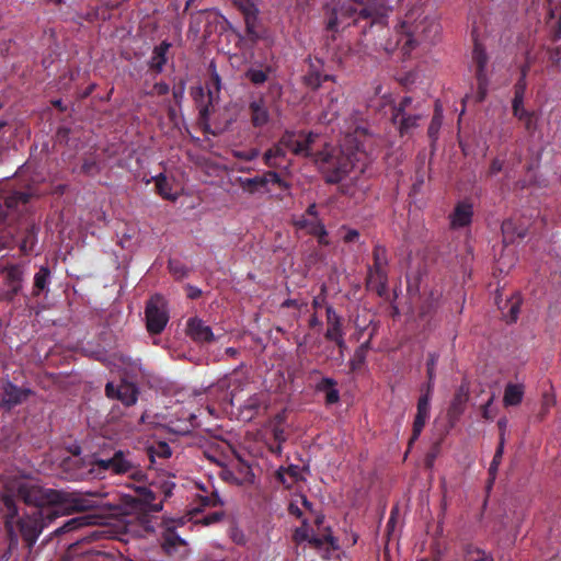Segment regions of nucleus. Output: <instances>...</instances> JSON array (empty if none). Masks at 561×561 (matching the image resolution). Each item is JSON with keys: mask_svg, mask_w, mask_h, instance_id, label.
<instances>
[{"mask_svg": "<svg viewBox=\"0 0 561 561\" xmlns=\"http://www.w3.org/2000/svg\"><path fill=\"white\" fill-rule=\"evenodd\" d=\"M438 354L430 353L426 363V373L428 379H435L436 365L438 363Z\"/></svg>", "mask_w": 561, "mask_h": 561, "instance_id": "obj_51", "label": "nucleus"}, {"mask_svg": "<svg viewBox=\"0 0 561 561\" xmlns=\"http://www.w3.org/2000/svg\"><path fill=\"white\" fill-rule=\"evenodd\" d=\"M171 47V43L163 41L160 45L156 46L149 60V68L156 73H161L168 61L167 54Z\"/></svg>", "mask_w": 561, "mask_h": 561, "instance_id": "obj_21", "label": "nucleus"}, {"mask_svg": "<svg viewBox=\"0 0 561 561\" xmlns=\"http://www.w3.org/2000/svg\"><path fill=\"white\" fill-rule=\"evenodd\" d=\"M473 216L472 204L459 202L453 213L449 215L450 227L453 229L463 228L471 224Z\"/></svg>", "mask_w": 561, "mask_h": 561, "instance_id": "obj_16", "label": "nucleus"}, {"mask_svg": "<svg viewBox=\"0 0 561 561\" xmlns=\"http://www.w3.org/2000/svg\"><path fill=\"white\" fill-rule=\"evenodd\" d=\"M262 179H265V186L268 183H274V184L278 185L282 188H287L288 187V184L284 180L280 179L278 173H276L274 171H268V172L264 173L262 175Z\"/></svg>", "mask_w": 561, "mask_h": 561, "instance_id": "obj_49", "label": "nucleus"}, {"mask_svg": "<svg viewBox=\"0 0 561 561\" xmlns=\"http://www.w3.org/2000/svg\"><path fill=\"white\" fill-rule=\"evenodd\" d=\"M311 535L309 534V530L307 527H300L295 530L294 539L296 542L300 543L302 541H308L310 539Z\"/></svg>", "mask_w": 561, "mask_h": 561, "instance_id": "obj_54", "label": "nucleus"}, {"mask_svg": "<svg viewBox=\"0 0 561 561\" xmlns=\"http://www.w3.org/2000/svg\"><path fill=\"white\" fill-rule=\"evenodd\" d=\"M472 60L476 65V77L480 88L486 84V72L485 68L488 65V56L485 50L480 46L476 45L472 51Z\"/></svg>", "mask_w": 561, "mask_h": 561, "instance_id": "obj_20", "label": "nucleus"}, {"mask_svg": "<svg viewBox=\"0 0 561 561\" xmlns=\"http://www.w3.org/2000/svg\"><path fill=\"white\" fill-rule=\"evenodd\" d=\"M286 156V150L284 146L278 141L272 148L265 151L264 153V162L270 168H278L282 164V160Z\"/></svg>", "mask_w": 561, "mask_h": 561, "instance_id": "obj_29", "label": "nucleus"}, {"mask_svg": "<svg viewBox=\"0 0 561 561\" xmlns=\"http://www.w3.org/2000/svg\"><path fill=\"white\" fill-rule=\"evenodd\" d=\"M443 123V110L438 101L435 103V113L432 117L431 124L428 126V136L432 139H436L442 127Z\"/></svg>", "mask_w": 561, "mask_h": 561, "instance_id": "obj_36", "label": "nucleus"}, {"mask_svg": "<svg viewBox=\"0 0 561 561\" xmlns=\"http://www.w3.org/2000/svg\"><path fill=\"white\" fill-rule=\"evenodd\" d=\"M145 314L148 332L151 334H160L169 321L164 299L161 296L150 298L147 302Z\"/></svg>", "mask_w": 561, "mask_h": 561, "instance_id": "obj_8", "label": "nucleus"}, {"mask_svg": "<svg viewBox=\"0 0 561 561\" xmlns=\"http://www.w3.org/2000/svg\"><path fill=\"white\" fill-rule=\"evenodd\" d=\"M387 18L385 0H368L354 3L352 0L333 1L325 12V28L333 34L351 25H357L363 33L374 26H383ZM334 37V35H332Z\"/></svg>", "mask_w": 561, "mask_h": 561, "instance_id": "obj_2", "label": "nucleus"}, {"mask_svg": "<svg viewBox=\"0 0 561 561\" xmlns=\"http://www.w3.org/2000/svg\"><path fill=\"white\" fill-rule=\"evenodd\" d=\"M503 453L504 450H502V448H496L495 450V454L489 468L490 484H492L495 480L499 466L502 461Z\"/></svg>", "mask_w": 561, "mask_h": 561, "instance_id": "obj_48", "label": "nucleus"}, {"mask_svg": "<svg viewBox=\"0 0 561 561\" xmlns=\"http://www.w3.org/2000/svg\"><path fill=\"white\" fill-rule=\"evenodd\" d=\"M186 334L199 344L210 343L215 341L213 330L206 322L199 318H191L187 320Z\"/></svg>", "mask_w": 561, "mask_h": 561, "instance_id": "obj_14", "label": "nucleus"}, {"mask_svg": "<svg viewBox=\"0 0 561 561\" xmlns=\"http://www.w3.org/2000/svg\"><path fill=\"white\" fill-rule=\"evenodd\" d=\"M105 394L108 399L121 401L125 407H133L138 400L139 389L134 382L123 380L115 386L110 381L105 385Z\"/></svg>", "mask_w": 561, "mask_h": 561, "instance_id": "obj_11", "label": "nucleus"}, {"mask_svg": "<svg viewBox=\"0 0 561 561\" xmlns=\"http://www.w3.org/2000/svg\"><path fill=\"white\" fill-rule=\"evenodd\" d=\"M53 493H55V491H45L41 486L28 481L14 479L5 482L4 492L2 494H10L14 500L18 496L25 504L39 508L46 502L54 503L50 500L54 499Z\"/></svg>", "mask_w": 561, "mask_h": 561, "instance_id": "obj_4", "label": "nucleus"}, {"mask_svg": "<svg viewBox=\"0 0 561 561\" xmlns=\"http://www.w3.org/2000/svg\"><path fill=\"white\" fill-rule=\"evenodd\" d=\"M241 186L251 194H254L259 188L265 187V179L262 176H254L241 181Z\"/></svg>", "mask_w": 561, "mask_h": 561, "instance_id": "obj_44", "label": "nucleus"}, {"mask_svg": "<svg viewBox=\"0 0 561 561\" xmlns=\"http://www.w3.org/2000/svg\"><path fill=\"white\" fill-rule=\"evenodd\" d=\"M89 524V517L88 516H80V517H75V518H71L69 519L68 522H66L61 527H59L58 529H56V534H65V533H69V531H72V530H76L82 526H85Z\"/></svg>", "mask_w": 561, "mask_h": 561, "instance_id": "obj_38", "label": "nucleus"}, {"mask_svg": "<svg viewBox=\"0 0 561 561\" xmlns=\"http://www.w3.org/2000/svg\"><path fill=\"white\" fill-rule=\"evenodd\" d=\"M325 304V296L324 295H319L317 297L313 298L312 300V306L314 309H320L324 306Z\"/></svg>", "mask_w": 561, "mask_h": 561, "instance_id": "obj_64", "label": "nucleus"}, {"mask_svg": "<svg viewBox=\"0 0 561 561\" xmlns=\"http://www.w3.org/2000/svg\"><path fill=\"white\" fill-rule=\"evenodd\" d=\"M148 454L150 458L159 457V458H169L172 455V450L170 446L164 442H159L158 444L151 446L148 449Z\"/></svg>", "mask_w": 561, "mask_h": 561, "instance_id": "obj_42", "label": "nucleus"}, {"mask_svg": "<svg viewBox=\"0 0 561 561\" xmlns=\"http://www.w3.org/2000/svg\"><path fill=\"white\" fill-rule=\"evenodd\" d=\"M524 386L520 383H507L504 390L503 403L505 407H515L523 401Z\"/></svg>", "mask_w": 561, "mask_h": 561, "instance_id": "obj_26", "label": "nucleus"}, {"mask_svg": "<svg viewBox=\"0 0 561 561\" xmlns=\"http://www.w3.org/2000/svg\"><path fill=\"white\" fill-rule=\"evenodd\" d=\"M345 230V234L343 236V241L346 243L356 242L359 240V231L352 228L342 227Z\"/></svg>", "mask_w": 561, "mask_h": 561, "instance_id": "obj_53", "label": "nucleus"}, {"mask_svg": "<svg viewBox=\"0 0 561 561\" xmlns=\"http://www.w3.org/2000/svg\"><path fill=\"white\" fill-rule=\"evenodd\" d=\"M257 156H259V151L256 149H252V150H250L248 152H243V153H237V157L244 159L247 161H251V160L255 159Z\"/></svg>", "mask_w": 561, "mask_h": 561, "instance_id": "obj_60", "label": "nucleus"}, {"mask_svg": "<svg viewBox=\"0 0 561 561\" xmlns=\"http://www.w3.org/2000/svg\"><path fill=\"white\" fill-rule=\"evenodd\" d=\"M137 501L139 502L141 510L146 512H160L162 511V502H156L154 493L146 488L141 486L137 489Z\"/></svg>", "mask_w": 561, "mask_h": 561, "instance_id": "obj_24", "label": "nucleus"}, {"mask_svg": "<svg viewBox=\"0 0 561 561\" xmlns=\"http://www.w3.org/2000/svg\"><path fill=\"white\" fill-rule=\"evenodd\" d=\"M0 273L3 276V283L0 288V302H13L23 288L24 265L8 264L1 268Z\"/></svg>", "mask_w": 561, "mask_h": 561, "instance_id": "obj_7", "label": "nucleus"}, {"mask_svg": "<svg viewBox=\"0 0 561 561\" xmlns=\"http://www.w3.org/2000/svg\"><path fill=\"white\" fill-rule=\"evenodd\" d=\"M0 513L9 538V553L18 548L20 538L31 551L44 528L57 516L56 512L42 508L20 515L16 500L10 494L0 496Z\"/></svg>", "mask_w": 561, "mask_h": 561, "instance_id": "obj_1", "label": "nucleus"}, {"mask_svg": "<svg viewBox=\"0 0 561 561\" xmlns=\"http://www.w3.org/2000/svg\"><path fill=\"white\" fill-rule=\"evenodd\" d=\"M317 135L305 131H285L279 142L284 146L286 152L289 151L296 156L308 157L311 154V146Z\"/></svg>", "mask_w": 561, "mask_h": 561, "instance_id": "obj_9", "label": "nucleus"}, {"mask_svg": "<svg viewBox=\"0 0 561 561\" xmlns=\"http://www.w3.org/2000/svg\"><path fill=\"white\" fill-rule=\"evenodd\" d=\"M54 499H50L54 503H61L67 510L71 511H88L95 506L94 501L80 494V493H66L55 492L53 493Z\"/></svg>", "mask_w": 561, "mask_h": 561, "instance_id": "obj_13", "label": "nucleus"}, {"mask_svg": "<svg viewBox=\"0 0 561 561\" xmlns=\"http://www.w3.org/2000/svg\"><path fill=\"white\" fill-rule=\"evenodd\" d=\"M344 334H339V335H335V336H332V337H329L328 340L330 341H333L335 342V344L339 346V348L342 351L346 347V344H345V341H344V337H343Z\"/></svg>", "mask_w": 561, "mask_h": 561, "instance_id": "obj_63", "label": "nucleus"}, {"mask_svg": "<svg viewBox=\"0 0 561 561\" xmlns=\"http://www.w3.org/2000/svg\"><path fill=\"white\" fill-rule=\"evenodd\" d=\"M423 114L420 113H403L399 116L398 123L396 124L401 136L411 134L422 119Z\"/></svg>", "mask_w": 561, "mask_h": 561, "instance_id": "obj_25", "label": "nucleus"}, {"mask_svg": "<svg viewBox=\"0 0 561 561\" xmlns=\"http://www.w3.org/2000/svg\"><path fill=\"white\" fill-rule=\"evenodd\" d=\"M317 232L318 233H316L313 236L317 237L319 244L328 245L329 244L328 231H327L324 225H322L321 228L318 229Z\"/></svg>", "mask_w": 561, "mask_h": 561, "instance_id": "obj_57", "label": "nucleus"}, {"mask_svg": "<svg viewBox=\"0 0 561 561\" xmlns=\"http://www.w3.org/2000/svg\"><path fill=\"white\" fill-rule=\"evenodd\" d=\"M503 169V161L500 159H493L490 165V174L495 175Z\"/></svg>", "mask_w": 561, "mask_h": 561, "instance_id": "obj_59", "label": "nucleus"}, {"mask_svg": "<svg viewBox=\"0 0 561 561\" xmlns=\"http://www.w3.org/2000/svg\"><path fill=\"white\" fill-rule=\"evenodd\" d=\"M389 260L388 251L381 244H376L373 250V264L368 266L366 285L378 296H383L388 285Z\"/></svg>", "mask_w": 561, "mask_h": 561, "instance_id": "obj_5", "label": "nucleus"}, {"mask_svg": "<svg viewBox=\"0 0 561 561\" xmlns=\"http://www.w3.org/2000/svg\"><path fill=\"white\" fill-rule=\"evenodd\" d=\"M170 272L178 278H182L187 275V271L184 265H181L178 262L170 261L169 262Z\"/></svg>", "mask_w": 561, "mask_h": 561, "instance_id": "obj_52", "label": "nucleus"}, {"mask_svg": "<svg viewBox=\"0 0 561 561\" xmlns=\"http://www.w3.org/2000/svg\"><path fill=\"white\" fill-rule=\"evenodd\" d=\"M309 545L318 550H321L324 545H328L330 548L323 553L322 557L324 559L330 558V550H337L340 548L337 539L332 535L330 528H327L322 536L311 535Z\"/></svg>", "mask_w": 561, "mask_h": 561, "instance_id": "obj_22", "label": "nucleus"}, {"mask_svg": "<svg viewBox=\"0 0 561 561\" xmlns=\"http://www.w3.org/2000/svg\"><path fill=\"white\" fill-rule=\"evenodd\" d=\"M358 153L331 154L321 163V170L325 174L329 183H339L356 169V162L359 161Z\"/></svg>", "mask_w": 561, "mask_h": 561, "instance_id": "obj_6", "label": "nucleus"}, {"mask_svg": "<svg viewBox=\"0 0 561 561\" xmlns=\"http://www.w3.org/2000/svg\"><path fill=\"white\" fill-rule=\"evenodd\" d=\"M431 405L428 402V394H422L419 398L416 405V414L413 422L412 435L409 440L411 446L420 437L427 420L430 419Z\"/></svg>", "mask_w": 561, "mask_h": 561, "instance_id": "obj_15", "label": "nucleus"}, {"mask_svg": "<svg viewBox=\"0 0 561 561\" xmlns=\"http://www.w3.org/2000/svg\"><path fill=\"white\" fill-rule=\"evenodd\" d=\"M247 35L252 43H256L265 35L264 27L260 24L257 15L244 19Z\"/></svg>", "mask_w": 561, "mask_h": 561, "instance_id": "obj_30", "label": "nucleus"}, {"mask_svg": "<svg viewBox=\"0 0 561 561\" xmlns=\"http://www.w3.org/2000/svg\"><path fill=\"white\" fill-rule=\"evenodd\" d=\"M327 324L325 339L344 334L342 330V319L331 306L327 307Z\"/></svg>", "mask_w": 561, "mask_h": 561, "instance_id": "obj_28", "label": "nucleus"}, {"mask_svg": "<svg viewBox=\"0 0 561 561\" xmlns=\"http://www.w3.org/2000/svg\"><path fill=\"white\" fill-rule=\"evenodd\" d=\"M95 465L103 470L111 471L115 474H130L134 476L137 471V466L135 465L130 453H125L123 450H117L114 455L108 459H98L95 460Z\"/></svg>", "mask_w": 561, "mask_h": 561, "instance_id": "obj_10", "label": "nucleus"}, {"mask_svg": "<svg viewBox=\"0 0 561 561\" xmlns=\"http://www.w3.org/2000/svg\"><path fill=\"white\" fill-rule=\"evenodd\" d=\"M50 283V270L46 265H42L39 270L34 275L33 283V296H39L41 293L47 291L48 285Z\"/></svg>", "mask_w": 561, "mask_h": 561, "instance_id": "obj_27", "label": "nucleus"}, {"mask_svg": "<svg viewBox=\"0 0 561 561\" xmlns=\"http://www.w3.org/2000/svg\"><path fill=\"white\" fill-rule=\"evenodd\" d=\"M222 517H224V512H215V513L208 514L204 517V524L210 525V524L217 523Z\"/></svg>", "mask_w": 561, "mask_h": 561, "instance_id": "obj_58", "label": "nucleus"}, {"mask_svg": "<svg viewBox=\"0 0 561 561\" xmlns=\"http://www.w3.org/2000/svg\"><path fill=\"white\" fill-rule=\"evenodd\" d=\"M412 104V98L410 96H404L400 103L393 107V111H392V122L393 124H397L398 123V119H399V116L402 115L403 113H410L408 111L409 106Z\"/></svg>", "mask_w": 561, "mask_h": 561, "instance_id": "obj_47", "label": "nucleus"}, {"mask_svg": "<svg viewBox=\"0 0 561 561\" xmlns=\"http://www.w3.org/2000/svg\"><path fill=\"white\" fill-rule=\"evenodd\" d=\"M336 381L332 378L325 377L318 385V389L327 391L325 401L328 404L336 403L340 400V393L334 389Z\"/></svg>", "mask_w": 561, "mask_h": 561, "instance_id": "obj_32", "label": "nucleus"}, {"mask_svg": "<svg viewBox=\"0 0 561 561\" xmlns=\"http://www.w3.org/2000/svg\"><path fill=\"white\" fill-rule=\"evenodd\" d=\"M156 188L158 194L168 201H175L178 198L176 194L172 193V185L167 179L165 175L159 174L154 178Z\"/></svg>", "mask_w": 561, "mask_h": 561, "instance_id": "obj_34", "label": "nucleus"}, {"mask_svg": "<svg viewBox=\"0 0 561 561\" xmlns=\"http://www.w3.org/2000/svg\"><path fill=\"white\" fill-rule=\"evenodd\" d=\"M213 14L214 13H213L211 10H204V11H198L192 18H193L194 21L199 22L202 18H205V19L208 20Z\"/></svg>", "mask_w": 561, "mask_h": 561, "instance_id": "obj_62", "label": "nucleus"}, {"mask_svg": "<svg viewBox=\"0 0 561 561\" xmlns=\"http://www.w3.org/2000/svg\"><path fill=\"white\" fill-rule=\"evenodd\" d=\"M268 69L250 68L245 72V78L255 85L263 84L267 80Z\"/></svg>", "mask_w": 561, "mask_h": 561, "instance_id": "obj_41", "label": "nucleus"}, {"mask_svg": "<svg viewBox=\"0 0 561 561\" xmlns=\"http://www.w3.org/2000/svg\"><path fill=\"white\" fill-rule=\"evenodd\" d=\"M236 3L243 13L244 19L259 14V9L252 0H237Z\"/></svg>", "mask_w": 561, "mask_h": 561, "instance_id": "obj_46", "label": "nucleus"}, {"mask_svg": "<svg viewBox=\"0 0 561 561\" xmlns=\"http://www.w3.org/2000/svg\"><path fill=\"white\" fill-rule=\"evenodd\" d=\"M198 499L201 502V506L203 507H216L221 506L224 504L222 500L220 499L216 490L211 491L210 494L199 495Z\"/></svg>", "mask_w": 561, "mask_h": 561, "instance_id": "obj_45", "label": "nucleus"}, {"mask_svg": "<svg viewBox=\"0 0 561 561\" xmlns=\"http://www.w3.org/2000/svg\"><path fill=\"white\" fill-rule=\"evenodd\" d=\"M32 197L28 192H12L4 197V205L8 209L18 210L21 206H25Z\"/></svg>", "mask_w": 561, "mask_h": 561, "instance_id": "obj_31", "label": "nucleus"}, {"mask_svg": "<svg viewBox=\"0 0 561 561\" xmlns=\"http://www.w3.org/2000/svg\"><path fill=\"white\" fill-rule=\"evenodd\" d=\"M220 89H221V80H220L219 75L214 69L211 71V73H210V79H209V82L207 84V90H208V95H209L210 103L213 101L218 100Z\"/></svg>", "mask_w": 561, "mask_h": 561, "instance_id": "obj_39", "label": "nucleus"}, {"mask_svg": "<svg viewBox=\"0 0 561 561\" xmlns=\"http://www.w3.org/2000/svg\"><path fill=\"white\" fill-rule=\"evenodd\" d=\"M528 66L522 68V76L514 87L513 114L518 119L526 121V127L529 129L531 124V115L524 108V95L526 91V76Z\"/></svg>", "mask_w": 561, "mask_h": 561, "instance_id": "obj_12", "label": "nucleus"}, {"mask_svg": "<svg viewBox=\"0 0 561 561\" xmlns=\"http://www.w3.org/2000/svg\"><path fill=\"white\" fill-rule=\"evenodd\" d=\"M328 101H329V103L327 105L324 118H327L328 121H332L333 118L337 117L340 114L337 95H335L334 93H330L328 95Z\"/></svg>", "mask_w": 561, "mask_h": 561, "instance_id": "obj_43", "label": "nucleus"}, {"mask_svg": "<svg viewBox=\"0 0 561 561\" xmlns=\"http://www.w3.org/2000/svg\"><path fill=\"white\" fill-rule=\"evenodd\" d=\"M469 400V387L466 382L461 383L456 390L454 398L448 408V416L450 419H458L466 409V404Z\"/></svg>", "mask_w": 561, "mask_h": 561, "instance_id": "obj_18", "label": "nucleus"}, {"mask_svg": "<svg viewBox=\"0 0 561 561\" xmlns=\"http://www.w3.org/2000/svg\"><path fill=\"white\" fill-rule=\"evenodd\" d=\"M366 356L367 354H365L363 350H355L354 355L350 360L351 369L353 371L359 369L364 365Z\"/></svg>", "mask_w": 561, "mask_h": 561, "instance_id": "obj_50", "label": "nucleus"}, {"mask_svg": "<svg viewBox=\"0 0 561 561\" xmlns=\"http://www.w3.org/2000/svg\"><path fill=\"white\" fill-rule=\"evenodd\" d=\"M465 561H494V559L491 552L480 547L468 545L465 548Z\"/></svg>", "mask_w": 561, "mask_h": 561, "instance_id": "obj_33", "label": "nucleus"}, {"mask_svg": "<svg viewBox=\"0 0 561 561\" xmlns=\"http://www.w3.org/2000/svg\"><path fill=\"white\" fill-rule=\"evenodd\" d=\"M323 224L319 219H307L304 216L295 221V226L298 229L306 230L309 234L318 233V229L321 228Z\"/></svg>", "mask_w": 561, "mask_h": 561, "instance_id": "obj_37", "label": "nucleus"}, {"mask_svg": "<svg viewBox=\"0 0 561 561\" xmlns=\"http://www.w3.org/2000/svg\"><path fill=\"white\" fill-rule=\"evenodd\" d=\"M28 389H22L13 385L12 382H7L3 386V390L0 393V403L8 409H11L12 407L20 404L22 401H24L27 396L30 394Z\"/></svg>", "mask_w": 561, "mask_h": 561, "instance_id": "obj_17", "label": "nucleus"}, {"mask_svg": "<svg viewBox=\"0 0 561 561\" xmlns=\"http://www.w3.org/2000/svg\"><path fill=\"white\" fill-rule=\"evenodd\" d=\"M554 404V400L551 396L545 394L542 400V410L546 413L552 405Z\"/></svg>", "mask_w": 561, "mask_h": 561, "instance_id": "obj_61", "label": "nucleus"}, {"mask_svg": "<svg viewBox=\"0 0 561 561\" xmlns=\"http://www.w3.org/2000/svg\"><path fill=\"white\" fill-rule=\"evenodd\" d=\"M420 18V9L409 11L396 26L394 35L383 44V49L392 53L399 48L403 56H409L422 39L437 32L438 25L433 20Z\"/></svg>", "mask_w": 561, "mask_h": 561, "instance_id": "obj_3", "label": "nucleus"}, {"mask_svg": "<svg viewBox=\"0 0 561 561\" xmlns=\"http://www.w3.org/2000/svg\"><path fill=\"white\" fill-rule=\"evenodd\" d=\"M249 114L254 127H263L270 121V113L262 98L250 102Z\"/></svg>", "mask_w": 561, "mask_h": 561, "instance_id": "obj_19", "label": "nucleus"}, {"mask_svg": "<svg viewBox=\"0 0 561 561\" xmlns=\"http://www.w3.org/2000/svg\"><path fill=\"white\" fill-rule=\"evenodd\" d=\"M184 545L182 540L174 531H167L163 536L162 547L168 553H172L179 546Z\"/></svg>", "mask_w": 561, "mask_h": 561, "instance_id": "obj_40", "label": "nucleus"}, {"mask_svg": "<svg viewBox=\"0 0 561 561\" xmlns=\"http://www.w3.org/2000/svg\"><path fill=\"white\" fill-rule=\"evenodd\" d=\"M169 85L164 82H157L153 88H152V91L150 92V94H157V95H164L167 93H169Z\"/></svg>", "mask_w": 561, "mask_h": 561, "instance_id": "obj_56", "label": "nucleus"}, {"mask_svg": "<svg viewBox=\"0 0 561 561\" xmlns=\"http://www.w3.org/2000/svg\"><path fill=\"white\" fill-rule=\"evenodd\" d=\"M299 468L297 466H290L288 468H279L277 471V478L287 488L291 486L294 482L298 480Z\"/></svg>", "mask_w": 561, "mask_h": 561, "instance_id": "obj_35", "label": "nucleus"}, {"mask_svg": "<svg viewBox=\"0 0 561 561\" xmlns=\"http://www.w3.org/2000/svg\"><path fill=\"white\" fill-rule=\"evenodd\" d=\"M502 233L505 242H514L516 239H523L527 234V227L519 225L515 219L504 220L502 224Z\"/></svg>", "mask_w": 561, "mask_h": 561, "instance_id": "obj_23", "label": "nucleus"}, {"mask_svg": "<svg viewBox=\"0 0 561 561\" xmlns=\"http://www.w3.org/2000/svg\"><path fill=\"white\" fill-rule=\"evenodd\" d=\"M262 404L263 403H262L261 397L257 394H254L245 401L244 408L249 409V410H259L262 407Z\"/></svg>", "mask_w": 561, "mask_h": 561, "instance_id": "obj_55", "label": "nucleus"}]
</instances>
